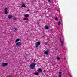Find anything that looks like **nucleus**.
<instances>
[{"label":"nucleus","mask_w":77,"mask_h":77,"mask_svg":"<svg viewBox=\"0 0 77 77\" xmlns=\"http://www.w3.org/2000/svg\"><path fill=\"white\" fill-rule=\"evenodd\" d=\"M23 20H27V19L25 18H24Z\"/></svg>","instance_id":"obj_23"},{"label":"nucleus","mask_w":77,"mask_h":77,"mask_svg":"<svg viewBox=\"0 0 77 77\" xmlns=\"http://www.w3.org/2000/svg\"><path fill=\"white\" fill-rule=\"evenodd\" d=\"M42 69L41 68H39L38 69V72H42Z\"/></svg>","instance_id":"obj_9"},{"label":"nucleus","mask_w":77,"mask_h":77,"mask_svg":"<svg viewBox=\"0 0 77 77\" xmlns=\"http://www.w3.org/2000/svg\"><path fill=\"white\" fill-rule=\"evenodd\" d=\"M14 30H15L17 31V28H14Z\"/></svg>","instance_id":"obj_18"},{"label":"nucleus","mask_w":77,"mask_h":77,"mask_svg":"<svg viewBox=\"0 0 77 77\" xmlns=\"http://www.w3.org/2000/svg\"><path fill=\"white\" fill-rule=\"evenodd\" d=\"M24 16L25 17H29V16L28 14H25L24 15Z\"/></svg>","instance_id":"obj_12"},{"label":"nucleus","mask_w":77,"mask_h":77,"mask_svg":"<svg viewBox=\"0 0 77 77\" xmlns=\"http://www.w3.org/2000/svg\"><path fill=\"white\" fill-rule=\"evenodd\" d=\"M13 19H14V20H17V19L15 17L14 18H13Z\"/></svg>","instance_id":"obj_19"},{"label":"nucleus","mask_w":77,"mask_h":77,"mask_svg":"<svg viewBox=\"0 0 77 77\" xmlns=\"http://www.w3.org/2000/svg\"><path fill=\"white\" fill-rule=\"evenodd\" d=\"M45 29H46V30H48V29H49V27L48 26H46Z\"/></svg>","instance_id":"obj_11"},{"label":"nucleus","mask_w":77,"mask_h":77,"mask_svg":"<svg viewBox=\"0 0 77 77\" xmlns=\"http://www.w3.org/2000/svg\"><path fill=\"white\" fill-rule=\"evenodd\" d=\"M34 74L35 75H38V72H35Z\"/></svg>","instance_id":"obj_16"},{"label":"nucleus","mask_w":77,"mask_h":77,"mask_svg":"<svg viewBox=\"0 0 77 77\" xmlns=\"http://www.w3.org/2000/svg\"><path fill=\"white\" fill-rule=\"evenodd\" d=\"M57 60H59L60 59V58L59 57H57Z\"/></svg>","instance_id":"obj_17"},{"label":"nucleus","mask_w":77,"mask_h":77,"mask_svg":"<svg viewBox=\"0 0 77 77\" xmlns=\"http://www.w3.org/2000/svg\"><path fill=\"white\" fill-rule=\"evenodd\" d=\"M62 37H60V41H62Z\"/></svg>","instance_id":"obj_21"},{"label":"nucleus","mask_w":77,"mask_h":77,"mask_svg":"<svg viewBox=\"0 0 77 77\" xmlns=\"http://www.w3.org/2000/svg\"><path fill=\"white\" fill-rule=\"evenodd\" d=\"M36 64V63H31L30 65V67L31 69H34V68H35V65Z\"/></svg>","instance_id":"obj_1"},{"label":"nucleus","mask_w":77,"mask_h":77,"mask_svg":"<svg viewBox=\"0 0 77 77\" xmlns=\"http://www.w3.org/2000/svg\"><path fill=\"white\" fill-rule=\"evenodd\" d=\"M60 42H61V45L62 46H63V42L62 41H60Z\"/></svg>","instance_id":"obj_13"},{"label":"nucleus","mask_w":77,"mask_h":77,"mask_svg":"<svg viewBox=\"0 0 77 77\" xmlns=\"http://www.w3.org/2000/svg\"><path fill=\"white\" fill-rule=\"evenodd\" d=\"M61 24V22H60V21H59V22H58V25L60 26V25Z\"/></svg>","instance_id":"obj_15"},{"label":"nucleus","mask_w":77,"mask_h":77,"mask_svg":"<svg viewBox=\"0 0 77 77\" xmlns=\"http://www.w3.org/2000/svg\"><path fill=\"white\" fill-rule=\"evenodd\" d=\"M8 18L9 19H11L12 18V16L11 15H8Z\"/></svg>","instance_id":"obj_8"},{"label":"nucleus","mask_w":77,"mask_h":77,"mask_svg":"<svg viewBox=\"0 0 77 77\" xmlns=\"http://www.w3.org/2000/svg\"><path fill=\"white\" fill-rule=\"evenodd\" d=\"M48 53H49V50L48 49L46 51L44 52V54L46 55H48Z\"/></svg>","instance_id":"obj_5"},{"label":"nucleus","mask_w":77,"mask_h":77,"mask_svg":"<svg viewBox=\"0 0 77 77\" xmlns=\"http://www.w3.org/2000/svg\"><path fill=\"white\" fill-rule=\"evenodd\" d=\"M48 1L49 2H51V0H48Z\"/></svg>","instance_id":"obj_24"},{"label":"nucleus","mask_w":77,"mask_h":77,"mask_svg":"<svg viewBox=\"0 0 77 77\" xmlns=\"http://www.w3.org/2000/svg\"><path fill=\"white\" fill-rule=\"evenodd\" d=\"M21 7L22 8H24V7L25 8H26V5H25L23 4L22 5Z\"/></svg>","instance_id":"obj_10"},{"label":"nucleus","mask_w":77,"mask_h":77,"mask_svg":"<svg viewBox=\"0 0 77 77\" xmlns=\"http://www.w3.org/2000/svg\"><path fill=\"white\" fill-rule=\"evenodd\" d=\"M27 11H30V10L28 9V10Z\"/></svg>","instance_id":"obj_25"},{"label":"nucleus","mask_w":77,"mask_h":77,"mask_svg":"<svg viewBox=\"0 0 77 77\" xmlns=\"http://www.w3.org/2000/svg\"><path fill=\"white\" fill-rule=\"evenodd\" d=\"M2 65L3 67H5V66H6L8 65V63H2Z\"/></svg>","instance_id":"obj_4"},{"label":"nucleus","mask_w":77,"mask_h":77,"mask_svg":"<svg viewBox=\"0 0 77 77\" xmlns=\"http://www.w3.org/2000/svg\"><path fill=\"white\" fill-rule=\"evenodd\" d=\"M55 20H56V21H57V20H58V19H57V17H55Z\"/></svg>","instance_id":"obj_20"},{"label":"nucleus","mask_w":77,"mask_h":77,"mask_svg":"<svg viewBox=\"0 0 77 77\" xmlns=\"http://www.w3.org/2000/svg\"><path fill=\"white\" fill-rule=\"evenodd\" d=\"M20 40L19 39H17L15 41L16 42H18V41H20Z\"/></svg>","instance_id":"obj_14"},{"label":"nucleus","mask_w":77,"mask_h":77,"mask_svg":"<svg viewBox=\"0 0 77 77\" xmlns=\"http://www.w3.org/2000/svg\"><path fill=\"white\" fill-rule=\"evenodd\" d=\"M62 72H60L59 73L58 77H62Z\"/></svg>","instance_id":"obj_6"},{"label":"nucleus","mask_w":77,"mask_h":77,"mask_svg":"<svg viewBox=\"0 0 77 77\" xmlns=\"http://www.w3.org/2000/svg\"><path fill=\"white\" fill-rule=\"evenodd\" d=\"M21 42H17L16 43L15 45L17 47H20L21 45Z\"/></svg>","instance_id":"obj_3"},{"label":"nucleus","mask_w":77,"mask_h":77,"mask_svg":"<svg viewBox=\"0 0 77 77\" xmlns=\"http://www.w3.org/2000/svg\"><path fill=\"white\" fill-rule=\"evenodd\" d=\"M41 44V42H38L35 43V47L36 48L38 47L39 45Z\"/></svg>","instance_id":"obj_2"},{"label":"nucleus","mask_w":77,"mask_h":77,"mask_svg":"<svg viewBox=\"0 0 77 77\" xmlns=\"http://www.w3.org/2000/svg\"><path fill=\"white\" fill-rule=\"evenodd\" d=\"M7 9H8V8H5L4 11H5V14H8V11H7Z\"/></svg>","instance_id":"obj_7"},{"label":"nucleus","mask_w":77,"mask_h":77,"mask_svg":"<svg viewBox=\"0 0 77 77\" xmlns=\"http://www.w3.org/2000/svg\"><path fill=\"white\" fill-rule=\"evenodd\" d=\"M48 44V43H47V42H45V45H47V44Z\"/></svg>","instance_id":"obj_22"}]
</instances>
